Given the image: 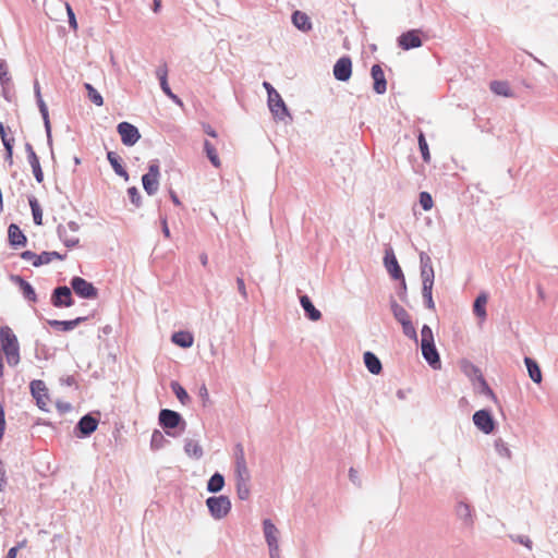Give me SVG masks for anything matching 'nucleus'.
Wrapping results in <instances>:
<instances>
[{"label":"nucleus","instance_id":"obj_54","mask_svg":"<svg viewBox=\"0 0 558 558\" xmlns=\"http://www.w3.org/2000/svg\"><path fill=\"white\" fill-rule=\"evenodd\" d=\"M236 284H238L239 292L242 294V296L244 299H246L247 298V293H246V288H245L244 280L242 278H238L236 279Z\"/></svg>","mask_w":558,"mask_h":558},{"label":"nucleus","instance_id":"obj_34","mask_svg":"<svg viewBox=\"0 0 558 558\" xmlns=\"http://www.w3.org/2000/svg\"><path fill=\"white\" fill-rule=\"evenodd\" d=\"M225 478L220 473H215L207 483V489L211 493H218L223 488Z\"/></svg>","mask_w":558,"mask_h":558},{"label":"nucleus","instance_id":"obj_59","mask_svg":"<svg viewBox=\"0 0 558 558\" xmlns=\"http://www.w3.org/2000/svg\"><path fill=\"white\" fill-rule=\"evenodd\" d=\"M64 243L69 247H73L78 243V239L64 240Z\"/></svg>","mask_w":558,"mask_h":558},{"label":"nucleus","instance_id":"obj_40","mask_svg":"<svg viewBox=\"0 0 558 558\" xmlns=\"http://www.w3.org/2000/svg\"><path fill=\"white\" fill-rule=\"evenodd\" d=\"M20 288L22 290V293L25 299L35 302L36 301V293L33 287L25 280L19 278Z\"/></svg>","mask_w":558,"mask_h":558},{"label":"nucleus","instance_id":"obj_44","mask_svg":"<svg viewBox=\"0 0 558 558\" xmlns=\"http://www.w3.org/2000/svg\"><path fill=\"white\" fill-rule=\"evenodd\" d=\"M11 82L9 66L4 60H0V83L4 87Z\"/></svg>","mask_w":558,"mask_h":558},{"label":"nucleus","instance_id":"obj_4","mask_svg":"<svg viewBox=\"0 0 558 558\" xmlns=\"http://www.w3.org/2000/svg\"><path fill=\"white\" fill-rule=\"evenodd\" d=\"M206 505L210 514L217 520L227 517L231 510V501L227 496L209 497Z\"/></svg>","mask_w":558,"mask_h":558},{"label":"nucleus","instance_id":"obj_7","mask_svg":"<svg viewBox=\"0 0 558 558\" xmlns=\"http://www.w3.org/2000/svg\"><path fill=\"white\" fill-rule=\"evenodd\" d=\"M117 130L126 146H133L141 137L137 128L129 122L119 123Z\"/></svg>","mask_w":558,"mask_h":558},{"label":"nucleus","instance_id":"obj_57","mask_svg":"<svg viewBox=\"0 0 558 558\" xmlns=\"http://www.w3.org/2000/svg\"><path fill=\"white\" fill-rule=\"evenodd\" d=\"M162 232H163V234H165V236H166L167 239H169V238H170V230H169V228H168V223H167V220H166V219H163V220H162Z\"/></svg>","mask_w":558,"mask_h":558},{"label":"nucleus","instance_id":"obj_58","mask_svg":"<svg viewBox=\"0 0 558 558\" xmlns=\"http://www.w3.org/2000/svg\"><path fill=\"white\" fill-rule=\"evenodd\" d=\"M17 547H12L7 555V558H16Z\"/></svg>","mask_w":558,"mask_h":558},{"label":"nucleus","instance_id":"obj_36","mask_svg":"<svg viewBox=\"0 0 558 558\" xmlns=\"http://www.w3.org/2000/svg\"><path fill=\"white\" fill-rule=\"evenodd\" d=\"M107 158L112 168L114 169L116 173L119 174L120 177H124L125 179H128V172L120 163L118 156L113 151H109Z\"/></svg>","mask_w":558,"mask_h":558},{"label":"nucleus","instance_id":"obj_27","mask_svg":"<svg viewBox=\"0 0 558 558\" xmlns=\"http://www.w3.org/2000/svg\"><path fill=\"white\" fill-rule=\"evenodd\" d=\"M172 341L181 348H190L193 345L194 337L189 331H178L172 335Z\"/></svg>","mask_w":558,"mask_h":558},{"label":"nucleus","instance_id":"obj_17","mask_svg":"<svg viewBox=\"0 0 558 558\" xmlns=\"http://www.w3.org/2000/svg\"><path fill=\"white\" fill-rule=\"evenodd\" d=\"M26 151H27V159L32 167L34 177L38 183H41L44 181V172L40 167L39 158L35 150L33 149L31 144L26 145Z\"/></svg>","mask_w":558,"mask_h":558},{"label":"nucleus","instance_id":"obj_30","mask_svg":"<svg viewBox=\"0 0 558 558\" xmlns=\"http://www.w3.org/2000/svg\"><path fill=\"white\" fill-rule=\"evenodd\" d=\"M204 150L206 153L207 158L211 162V165L215 168H220L221 167L220 158L217 154L215 146L209 141L204 142Z\"/></svg>","mask_w":558,"mask_h":558},{"label":"nucleus","instance_id":"obj_1","mask_svg":"<svg viewBox=\"0 0 558 558\" xmlns=\"http://www.w3.org/2000/svg\"><path fill=\"white\" fill-rule=\"evenodd\" d=\"M0 344L9 366L15 367L21 361L20 343L9 326L0 328Z\"/></svg>","mask_w":558,"mask_h":558},{"label":"nucleus","instance_id":"obj_26","mask_svg":"<svg viewBox=\"0 0 558 558\" xmlns=\"http://www.w3.org/2000/svg\"><path fill=\"white\" fill-rule=\"evenodd\" d=\"M429 263V257H426V263L423 265L422 268V279H423V288L428 292V290H433L434 284V270L430 265H427Z\"/></svg>","mask_w":558,"mask_h":558},{"label":"nucleus","instance_id":"obj_64","mask_svg":"<svg viewBox=\"0 0 558 558\" xmlns=\"http://www.w3.org/2000/svg\"><path fill=\"white\" fill-rule=\"evenodd\" d=\"M201 262H202L203 266H206V265H207V263H208V257H207V255H206V254H203V255L201 256Z\"/></svg>","mask_w":558,"mask_h":558},{"label":"nucleus","instance_id":"obj_48","mask_svg":"<svg viewBox=\"0 0 558 558\" xmlns=\"http://www.w3.org/2000/svg\"><path fill=\"white\" fill-rule=\"evenodd\" d=\"M64 8L68 12V15H69V23L70 25L76 29L77 27V24H76V19H75V15H74V12L72 10V8L70 7L69 2H64Z\"/></svg>","mask_w":558,"mask_h":558},{"label":"nucleus","instance_id":"obj_2","mask_svg":"<svg viewBox=\"0 0 558 558\" xmlns=\"http://www.w3.org/2000/svg\"><path fill=\"white\" fill-rule=\"evenodd\" d=\"M421 349L424 359L435 369L441 366L439 354L434 343V336L432 329L424 325L421 330Z\"/></svg>","mask_w":558,"mask_h":558},{"label":"nucleus","instance_id":"obj_25","mask_svg":"<svg viewBox=\"0 0 558 558\" xmlns=\"http://www.w3.org/2000/svg\"><path fill=\"white\" fill-rule=\"evenodd\" d=\"M98 426V422L96 418L92 417L90 415L83 416L78 422V429L83 435H90L93 432L96 430Z\"/></svg>","mask_w":558,"mask_h":558},{"label":"nucleus","instance_id":"obj_28","mask_svg":"<svg viewBox=\"0 0 558 558\" xmlns=\"http://www.w3.org/2000/svg\"><path fill=\"white\" fill-rule=\"evenodd\" d=\"M524 362L527 367L529 376L531 377V379L536 384L542 383V372L538 364L531 357H525Z\"/></svg>","mask_w":558,"mask_h":558},{"label":"nucleus","instance_id":"obj_33","mask_svg":"<svg viewBox=\"0 0 558 558\" xmlns=\"http://www.w3.org/2000/svg\"><path fill=\"white\" fill-rule=\"evenodd\" d=\"M184 451L187 456L193 457L195 459H199L203 456L202 446L193 439L186 440Z\"/></svg>","mask_w":558,"mask_h":558},{"label":"nucleus","instance_id":"obj_10","mask_svg":"<svg viewBox=\"0 0 558 558\" xmlns=\"http://www.w3.org/2000/svg\"><path fill=\"white\" fill-rule=\"evenodd\" d=\"M473 422L484 434H490L495 428V422L486 410L476 411L473 415Z\"/></svg>","mask_w":558,"mask_h":558},{"label":"nucleus","instance_id":"obj_22","mask_svg":"<svg viewBox=\"0 0 558 558\" xmlns=\"http://www.w3.org/2000/svg\"><path fill=\"white\" fill-rule=\"evenodd\" d=\"M363 357H364L365 366L369 373H372L374 375H378L381 372V369H383L381 362L374 353L367 351L364 353Z\"/></svg>","mask_w":558,"mask_h":558},{"label":"nucleus","instance_id":"obj_20","mask_svg":"<svg viewBox=\"0 0 558 558\" xmlns=\"http://www.w3.org/2000/svg\"><path fill=\"white\" fill-rule=\"evenodd\" d=\"M385 266L393 279L403 278L402 270L392 253L385 256Z\"/></svg>","mask_w":558,"mask_h":558},{"label":"nucleus","instance_id":"obj_12","mask_svg":"<svg viewBox=\"0 0 558 558\" xmlns=\"http://www.w3.org/2000/svg\"><path fill=\"white\" fill-rule=\"evenodd\" d=\"M268 106L276 118L283 120L284 117L288 116L286 104L277 90L270 92V96H268Z\"/></svg>","mask_w":558,"mask_h":558},{"label":"nucleus","instance_id":"obj_37","mask_svg":"<svg viewBox=\"0 0 558 558\" xmlns=\"http://www.w3.org/2000/svg\"><path fill=\"white\" fill-rule=\"evenodd\" d=\"M171 389L182 404L189 403L190 397L186 390L178 381L171 383Z\"/></svg>","mask_w":558,"mask_h":558},{"label":"nucleus","instance_id":"obj_3","mask_svg":"<svg viewBox=\"0 0 558 558\" xmlns=\"http://www.w3.org/2000/svg\"><path fill=\"white\" fill-rule=\"evenodd\" d=\"M391 311L395 318L402 325L403 333L407 337L416 340V330L407 310L397 302H393L391 304Z\"/></svg>","mask_w":558,"mask_h":558},{"label":"nucleus","instance_id":"obj_5","mask_svg":"<svg viewBox=\"0 0 558 558\" xmlns=\"http://www.w3.org/2000/svg\"><path fill=\"white\" fill-rule=\"evenodd\" d=\"M159 175V165L154 161L149 165L148 172L142 178L143 187L148 195H154L158 191Z\"/></svg>","mask_w":558,"mask_h":558},{"label":"nucleus","instance_id":"obj_31","mask_svg":"<svg viewBox=\"0 0 558 558\" xmlns=\"http://www.w3.org/2000/svg\"><path fill=\"white\" fill-rule=\"evenodd\" d=\"M0 136H1V140H2V143H3V146L5 148V151H7V160L12 163V155H13V142L14 140L13 138H8L7 136V133H5V129H4V125L2 122H0Z\"/></svg>","mask_w":558,"mask_h":558},{"label":"nucleus","instance_id":"obj_60","mask_svg":"<svg viewBox=\"0 0 558 558\" xmlns=\"http://www.w3.org/2000/svg\"><path fill=\"white\" fill-rule=\"evenodd\" d=\"M170 196H171L172 202L177 206L181 205V202H180L179 197L177 196V194L173 191L170 192Z\"/></svg>","mask_w":558,"mask_h":558},{"label":"nucleus","instance_id":"obj_62","mask_svg":"<svg viewBox=\"0 0 558 558\" xmlns=\"http://www.w3.org/2000/svg\"><path fill=\"white\" fill-rule=\"evenodd\" d=\"M199 392H201V396L204 398V399H208V390L205 386H202L201 389H199Z\"/></svg>","mask_w":558,"mask_h":558},{"label":"nucleus","instance_id":"obj_23","mask_svg":"<svg viewBox=\"0 0 558 558\" xmlns=\"http://www.w3.org/2000/svg\"><path fill=\"white\" fill-rule=\"evenodd\" d=\"M9 241L14 246H24L26 238L16 225H10L8 230Z\"/></svg>","mask_w":558,"mask_h":558},{"label":"nucleus","instance_id":"obj_52","mask_svg":"<svg viewBox=\"0 0 558 558\" xmlns=\"http://www.w3.org/2000/svg\"><path fill=\"white\" fill-rule=\"evenodd\" d=\"M128 192H129V195H130V197H131V201H132L134 204L138 205L140 195H138V191H137V189H136V187H130V189L128 190Z\"/></svg>","mask_w":558,"mask_h":558},{"label":"nucleus","instance_id":"obj_32","mask_svg":"<svg viewBox=\"0 0 558 558\" xmlns=\"http://www.w3.org/2000/svg\"><path fill=\"white\" fill-rule=\"evenodd\" d=\"M85 318L78 317L73 320H51L50 325L52 327H56L59 330L69 331V330H72L74 327H76Z\"/></svg>","mask_w":558,"mask_h":558},{"label":"nucleus","instance_id":"obj_47","mask_svg":"<svg viewBox=\"0 0 558 558\" xmlns=\"http://www.w3.org/2000/svg\"><path fill=\"white\" fill-rule=\"evenodd\" d=\"M160 86H161V89L165 92V94H167L171 99H173L174 101L177 102H180V99L178 98L177 95H174L169 85H168V81L167 80H163L162 78V82H160Z\"/></svg>","mask_w":558,"mask_h":558},{"label":"nucleus","instance_id":"obj_63","mask_svg":"<svg viewBox=\"0 0 558 558\" xmlns=\"http://www.w3.org/2000/svg\"><path fill=\"white\" fill-rule=\"evenodd\" d=\"M22 256H23L24 258H31V257H32V258H34V260H36V256H37V255H35L34 253H32V252H28V251H27V252H24V253L22 254Z\"/></svg>","mask_w":558,"mask_h":558},{"label":"nucleus","instance_id":"obj_41","mask_svg":"<svg viewBox=\"0 0 558 558\" xmlns=\"http://www.w3.org/2000/svg\"><path fill=\"white\" fill-rule=\"evenodd\" d=\"M250 480L236 481V493L241 500H245L250 497Z\"/></svg>","mask_w":558,"mask_h":558},{"label":"nucleus","instance_id":"obj_29","mask_svg":"<svg viewBox=\"0 0 558 558\" xmlns=\"http://www.w3.org/2000/svg\"><path fill=\"white\" fill-rule=\"evenodd\" d=\"M490 90L496 95L505 96V97H513V93L507 82L504 81H493L490 83Z\"/></svg>","mask_w":558,"mask_h":558},{"label":"nucleus","instance_id":"obj_53","mask_svg":"<svg viewBox=\"0 0 558 558\" xmlns=\"http://www.w3.org/2000/svg\"><path fill=\"white\" fill-rule=\"evenodd\" d=\"M423 296L426 299L428 308L433 310L435 307V304L432 296V290H428L427 292L426 290L423 289Z\"/></svg>","mask_w":558,"mask_h":558},{"label":"nucleus","instance_id":"obj_18","mask_svg":"<svg viewBox=\"0 0 558 558\" xmlns=\"http://www.w3.org/2000/svg\"><path fill=\"white\" fill-rule=\"evenodd\" d=\"M371 73L374 80V90L377 94H384L387 89V82L381 66L379 64H374Z\"/></svg>","mask_w":558,"mask_h":558},{"label":"nucleus","instance_id":"obj_45","mask_svg":"<svg viewBox=\"0 0 558 558\" xmlns=\"http://www.w3.org/2000/svg\"><path fill=\"white\" fill-rule=\"evenodd\" d=\"M418 146H420V150L422 153V157H423L424 161H429L430 155H429L428 145H427L425 136L422 132L418 135Z\"/></svg>","mask_w":558,"mask_h":558},{"label":"nucleus","instance_id":"obj_24","mask_svg":"<svg viewBox=\"0 0 558 558\" xmlns=\"http://www.w3.org/2000/svg\"><path fill=\"white\" fill-rule=\"evenodd\" d=\"M487 301V294L481 293L473 304V312L482 322L486 319Z\"/></svg>","mask_w":558,"mask_h":558},{"label":"nucleus","instance_id":"obj_55","mask_svg":"<svg viewBox=\"0 0 558 558\" xmlns=\"http://www.w3.org/2000/svg\"><path fill=\"white\" fill-rule=\"evenodd\" d=\"M156 73L160 82H162V77L163 80H167L168 70L166 65L158 68Z\"/></svg>","mask_w":558,"mask_h":558},{"label":"nucleus","instance_id":"obj_21","mask_svg":"<svg viewBox=\"0 0 558 558\" xmlns=\"http://www.w3.org/2000/svg\"><path fill=\"white\" fill-rule=\"evenodd\" d=\"M301 305L306 313V316L311 320H319L322 318V313L313 305L311 299L307 295H302L300 298Z\"/></svg>","mask_w":558,"mask_h":558},{"label":"nucleus","instance_id":"obj_19","mask_svg":"<svg viewBox=\"0 0 558 558\" xmlns=\"http://www.w3.org/2000/svg\"><path fill=\"white\" fill-rule=\"evenodd\" d=\"M292 22L294 26L302 32H308L312 29L311 19L304 12L295 11L292 15Z\"/></svg>","mask_w":558,"mask_h":558},{"label":"nucleus","instance_id":"obj_50","mask_svg":"<svg viewBox=\"0 0 558 558\" xmlns=\"http://www.w3.org/2000/svg\"><path fill=\"white\" fill-rule=\"evenodd\" d=\"M7 484V472L3 465V462L0 461V492L4 489V486Z\"/></svg>","mask_w":558,"mask_h":558},{"label":"nucleus","instance_id":"obj_13","mask_svg":"<svg viewBox=\"0 0 558 558\" xmlns=\"http://www.w3.org/2000/svg\"><path fill=\"white\" fill-rule=\"evenodd\" d=\"M352 74V62L348 57L340 58L333 66V75L338 81L345 82Z\"/></svg>","mask_w":558,"mask_h":558},{"label":"nucleus","instance_id":"obj_43","mask_svg":"<svg viewBox=\"0 0 558 558\" xmlns=\"http://www.w3.org/2000/svg\"><path fill=\"white\" fill-rule=\"evenodd\" d=\"M165 442H166V438L161 434V432L154 430V433L151 435V440H150L151 449L159 450V449H161L163 447Z\"/></svg>","mask_w":558,"mask_h":558},{"label":"nucleus","instance_id":"obj_8","mask_svg":"<svg viewBox=\"0 0 558 558\" xmlns=\"http://www.w3.org/2000/svg\"><path fill=\"white\" fill-rule=\"evenodd\" d=\"M263 525L265 538L269 547L270 557L274 558V553L278 551L279 531L269 519H265Z\"/></svg>","mask_w":558,"mask_h":558},{"label":"nucleus","instance_id":"obj_42","mask_svg":"<svg viewBox=\"0 0 558 558\" xmlns=\"http://www.w3.org/2000/svg\"><path fill=\"white\" fill-rule=\"evenodd\" d=\"M495 449L499 457L505 459L511 458V451L508 447V445L502 439H497L495 441Z\"/></svg>","mask_w":558,"mask_h":558},{"label":"nucleus","instance_id":"obj_6","mask_svg":"<svg viewBox=\"0 0 558 558\" xmlns=\"http://www.w3.org/2000/svg\"><path fill=\"white\" fill-rule=\"evenodd\" d=\"M71 287L73 291L81 298L84 299H95L97 298V289L93 286V283L88 282L82 277H74L71 280Z\"/></svg>","mask_w":558,"mask_h":558},{"label":"nucleus","instance_id":"obj_39","mask_svg":"<svg viewBox=\"0 0 558 558\" xmlns=\"http://www.w3.org/2000/svg\"><path fill=\"white\" fill-rule=\"evenodd\" d=\"M84 87L87 90V96L92 102H94L96 106L104 105L102 96L93 87L92 84L85 83Z\"/></svg>","mask_w":558,"mask_h":558},{"label":"nucleus","instance_id":"obj_61","mask_svg":"<svg viewBox=\"0 0 558 558\" xmlns=\"http://www.w3.org/2000/svg\"><path fill=\"white\" fill-rule=\"evenodd\" d=\"M263 86H264V87H265V89L267 90L268 96H270V92L276 90V89L271 86V84H270V83H268V82H264Z\"/></svg>","mask_w":558,"mask_h":558},{"label":"nucleus","instance_id":"obj_56","mask_svg":"<svg viewBox=\"0 0 558 558\" xmlns=\"http://www.w3.org/2000/svg\"><path fill=\"white\" fill-rule=\"evenodd\" d=\"M203 130L207 135L211 137H217L216 131L209 124H204Z\"/></svg>","mask_w":558,"mask_h":558},{"label":"nucleus","instance_id":"obj_9","mask_svg":"<svg viewBox=\"0 0 558 558\" xmlns=\"http://www.w3.org/2000/svg\"><path fill=\"white\" fill-rule=\"evenodd\" d=\"M31 392L35 398L38 408L46 411L49 403V397L44 381L33 380L31 383Z\"/></svg>","mask_w":558,"mask_h":558},{"label":"nucleus","instance_id":"obj_51","mask_svg":"<svg viewBox=\"0 0 558 558\" xmlns=\"http://www.w3.org/2000/svg\"><path fill=\"white\" fill-rule=\"evenodd\" d=\"M37 95H38V106H39L40 113L43 116V119L47 120V116H49L48 108H47L45 101L40 98L39 92H37Z\"/></svg>","mask_w":558,"mask_h":558},{"label":"nucleus","instance_id":"obj_46","mask_svg":"<svg viewBox=\"0 0 558 558\" xmlns=\"http://www.w3.org/2000/svg\"><path fill=\"white\" fill-rule=\"evenodd\" d=\"M420 204L424 210H430L434 205L432 195L428 192H422L420 194Z\"/></svg>","mask_w":558,"mask_h":558},{"label":"nucleus","instance_id":"obj_15","mask_svg":"<svg viewBox=\"0 0 558 558\" xmlns=\"http://www.w3.org/2000/svg\"><path fill=\"white\" fill-rule=\"evenodd\" d=\"M235 477L236 481L250 480V472L246 465L244 451L241 446L235 453Z\"/></svg>","mask_w":558,"mask_h":558},{"label":"nucleus","instance_id":"obj_49","mask_svg":"<svg viewBox=\"0 0 558 558\" xmlns=\"http://www.w3.org/2000/svg\"><path fill=\"white\" fill-rule=\"evenodd\" d=\"M5 430V412L3 404L0 402V440L3 438Z\"/></svg>","mask_w":558,"mask_h":558},{"label":"nucleus","instance_id":"obj_35","mask_svg":"<svg viewBox=\"0 0 558 558\" xmlns=\"http://www.w3.org/2000/svg\"><path fill=\"white\" fill-rule=\"evenodd\" d=\"M53 258L63 259V256L58 252H44L36 256V260L33 262L34 266H40L50 263Z\"/></svg>","mask_w":558,"mask_h":558},{"label":"nucleus","instance_id":"obj_38","mask_svg":"<svg viewBox=\"0 0 558 558\" xmlns=\"http://www.w3.org/2000/svg\"><path fill=\"white\" fill-rule=\"evenodd\" d=\"M29 206L32 208L33 219L37 226L43 225V210L38 201L35 197L29 198Z\"/></svg>","mask_w":558,"mask_h":558},{"label":"nucleus","instance_id":"obj_14","mask_svg":"<svg viewBox=\"0 0 558 558\" xmlns=\"http://www.w3.org/2000/svg\"><path fill=\"white\" fill-rule=\"evenodd\" d=\"M181 421V415L175 411L163 409L159 413V423L163 428H175Z\"/></svg>","mask_w":558,"mask_h":558},{"label":"nucleus","instance_id":"obj_11","mask_svg":"<svg viewBox=\"0 0 558 558\" xmlns=\"http://www.w3.org/2000/svg\"><path fill=\"white\" fill-rule=\"evenodd\" d=\"M421 31L412 29L403 33L398 38V44L403 50L418 48L422 46Z\"/></svg>","mask_w":558,"mask_h":558},{"label":"nucleus","instance_id":"obj_16","mask_svg":"<svg viewBox=\"0 0 558 558\" xmlns=\"http://www.w3.org/2000/svg\"><path fill=\"white\" fill-rule=\"evenodd\" d=\"M72 294H71V290L70 288L68 287H58L54 291H53V295H52V303L54 306L57 307H60V306H71L72 305Z\"/></svg>","mask_w":558,"mask_h":558}]
</instances>
